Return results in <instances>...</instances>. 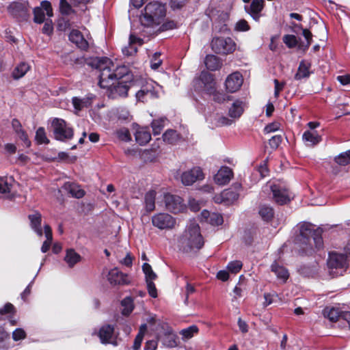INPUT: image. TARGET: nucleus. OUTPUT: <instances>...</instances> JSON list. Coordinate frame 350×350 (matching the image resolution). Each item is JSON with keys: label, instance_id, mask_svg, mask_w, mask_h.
I'll list each match as a JSON object with an SVG mask.
<instances>
[{"label": "nucleus", "instance_id": "nucleus-1", "mask_svg": "<svg viewBox=\"0 0 350 350\" xmlns=\"http://www.w3.org/2000/svg\"><path fill=\"white\" fill-rule=\"evenodd\" d=\"M97 68L100 71L98 84L101 88L107 90L109 98L115 99L126 97L131 84V76L125 66H116L107 57L97 61Z\"/></svg>", "mask_w": 350, "mask_h": 350}, {"label": "nucleus", "instance_id": "nucleus-2", "mask_svg": "<svg viewBox=\"0 0 350 350\" xmlns=\"http://www.w3.org/2000/svg\"><path fill=\"white\" fill-rule=\"evenodd\" d=\"M204 245L200 228L195 221H190L183 232L177 239V247L183 254L193 256Z\"/></svg>", "mask_w": 350, "mask_h": 350}, {"label": "nucleus", "instance_id": "nucleus-3", "mask_svg": "<svg viewBox=\"0 0 350 350\" xmlns=\"http://www.w3.org/2000/svg\"><path fill=\"white\" fill-rule=\"evenodd\" d=\"M322 232L321 228H315L310 223L304 222L299 225V233L297 239L300 243L301 255H312L315 249L319 250L323 247Z\"/></svg>", "mask_w": 350, "mask_h": 350}, {"label": "nucleus", "instance_id": "nucleus-4", "mask_svg": "<svg viewBox=\"0 0 350 350\" xmlns=\"http://www.w3.org/2000/svg\"><path fill=\"white\" fill-rule=\"evenodd\" d=\"M194 87L199 92L212 95L213 100L217 103H222L226 100L225 95L216 90L213 75L207 72H201L199 78L194 81Z\"/></svg>", "mask_w": 350, "mask_h": 350}, {"label": "nucleus", "instance_id": "nucleus-5", "mask_svg": "<svg viewBox=\"0 0 350 350\" xmlns=\"http://www.w3.org/2000/svg\"><path fill=\"white\" fill-rule=\"evenodd\" d=\"M165 16V5L158 1H152L146 5L140 21L144 26L154 27L159 25Z\"/></svg>", "mask_w": 350, "mask_h": 350}, {"label": "nucleus", "instance_id": "nucleus-6", "mask_svg": "<svg viewBox=\"0 0 350 350\" xmlns=\"http://www.w3.org/2000/svg\"><path fill=\"white\" fill-rule=\"evenodd\" d=\"M211 46L215 53L228 55L236 50L237 44L231 38L215 37L213 38Z\"/></svg>", "mask_w": 350, "mask_h": 350}, {"label": "nucleus", "instance_id": "nucleus-7", "mask_svg": "<svg viewBox=\"0 0 350 350\" xmlns=\"http://www.w3.org/2000/svg\"><path fill=\"white\" fill-rule=\"evenodd\" d=\"M51 126L55 138L57 140L65 141L72 138L73 129L63 119H53Z\"/></svg>", "mask_w": 350, "mask_h": 350}, {"label": "nucleus", "instance_id": "nucleus-8", "mask_svg": "<svg viewBox=\"0 0 350 350\" xmlns=\"http://www.w3.org/2000/svg\"><path fill=\"white\" fill-rule=\"evenodd\" d=\"M151 222L154 227L161 230H170L176 227V219L167 213L154 214L151 218Z\"/></svg>", "mask_w": 350, "mask_h": 350}, {"label": "nucleus", "instance_id": "nucleus-9", "mask_svg": "<svg viewBox=\"0 0 350 350\" xmlns=\"http://www.w3.org/2000/svg\"><path fill=\"white\" fill-rule=\"evenodd\" d=\"M163 201L166 209L174 214L184 212L187 209L184 200L179 196L165 193Z\"/></svg>", "mask_w": 350, "mask_h": 350}, {"label": "nucleus", "instance_id": "nucleus-10", "mask_svg": "<svg viewBox=\"0 0 350 350\" xmlns=\"http://www.w3.org/2000/svg\"><path fill=\"white\" fill-rule=\"evenodd\" d=\"M273 201L280 205L285 204L291 201L288 189L280 184H273L271 186Z\"/></svg>", "mask_w": 350, "mask_h": 350}, {"label": "nucleus", "instance_id": "nucleus-11", "mask_svg": "<svg viewBox=\"0 0 350 350\" xmlns=\"http://www.w3.org/2000/svg\"><path fill=\"white\" fill-rule=\"evenodd\" d=\"M29 8L27 1L13 2L8 7V12L14 18L25 20L28 16Z\"/></svg>", "mask_w": 350, "mask_h": 350}, {"label": "nucleus", "instance_id": "nucleus-12", "mask_svg": "<svg viewBox=\"0 0 350 350\" xmlns=\"http://www.w3.org/2000/svg\"><path fill=\"white\" fill-rule=\"evenodd\" d=\"M204 178V174L199 167H195L192 169L184 172L181 175V181L184 185L189 186L198 180Z\"/></svg>", "mask_w": 350, "mask_h": 350}, {"label": "nucleus", "instance_id": "nucleus-13", "mask_svg": "<svg viewBox=\"0 0 350 350\" xmlns=\"http://www.w3.org/2000/svg\"><path fill=\"white\" fill-rule=\"evenodd\" d=\"M107 280L112 285H127L131 283L129 275L122 273L118 268H113L109 271Z\"/></svg>", "mask_w": 350, "mask_h": 350}, {"label": "nucleus", "instance_id": "nucleus-14", "mask_svg": "<svg viewBox=\"0 0 350 350\" xmlns=\"http://www.w3.org/2000/svg\"><path fill=\"white\" fill-rule=\"evenodd\" d=\"M44 10L48 16L51 17L53 16V9L51 4L48 1H42L41 2V7H36L33 9V21L36 23H42L44 21L45 14Z\"/></svg>", "mask_w": 350, "mask_h": 350}, {"label": "nucleus", "instance_id": "nucleus-15", "mask_svg": "<svg viewBox=\"0 0 350 350\" xmlns=\"http://www.w3.org/2000/svg\"><path fill=\"white\" fill-rule=\"evenodd\" d=\"M136 98L138 101L147 102L150 99L157 97V92L155 91L153 83H146L141 89L136 92Z\"/></svg>", "mask_w": 350, "mask_h": 350}, {"label": "nucleus", "instance_id": "nucleus-16", "mask_svg": "<svg viewBox=\"0 0 350 350\" xmlns=\"http://www.w3.org/2000/svg\"><path fill=\"white\" fill-rule=\"evenodd\" d=\"M243 81V77L239 72H233L226 80V88L230 93L235 92L239 90Z\"/></svg>", "mask_w": 350, "mask_h": 350}, {"label": "nucleus", "instance_id": "nucleus-17", "mask_svg": "<svg viewBox=\"0 0 350 350\" xmlns=\"http://www.w3.org/2000/svg\"><path fill=\"white\" fill-rule=\"evenodd\" d=\"M233 177L232 169L228 166H222L214 176L215 182L219 185L228 184Z\"/></svg>", "mask_w": 350, "mask_h": 350}, {"label": "nucleus", "instance_id": "nucleus-18", "mask_svg": "<svg viewBox=\"0 0 350 350\" xmlns=\"http://www.w3.org/2000/svg\"><path fill=\"white\" fill-rule=\"evenodd\" d=\"M264 0H253L250 6H245V10L254 21H259L261 16L260 12L264 8Z\"/></svg>", "mask_w": 350, "mask_h": 350}, {"label": "nucleus", "instance_id": "nucleus-19", "mask_svg": "<svg viewBox=\"0 0 350 350\" xmlns=\"http://www.w3.org/2000/svg\"><path fill=\"white\" fill-rule=\"evenodd\" d=\"M329 274L332 277L343 275L345 273H350L349 264H326V268Z\"/></svg>", "mask_w": 350, "mask_h": 350}, {"label": "nucleus", "instance_id": "nucleus-20", "mask_svg": "<svg viewBox=\"0 0 350 350\" xmlns=\"http://www.w3.org/2000/svg\"><path fill=\"white\" fill-rule=\"evenodd\" d=\"M91 1L92 0H60L59 11L62 14L68 15L73 12L72 6H77L80 4L85 5Z\"/></svg>", "mask_w": 350, "mask_h": 350}, {"label": "nucleus", "instance_id": "nucleus-21", "mask_svg": "<svg viewBox=\"0 0 350 350\" xmlns=\"http://www.w3.org/2000/svg\"><path fill=\"white\" fill-rule=\"evenodd\" d=\"M200 219L201 221L208 223L213 226L221 225L224 221L223 217L220 214L211 213L206 210H204L201 213Z\"/></svg>", "mask_w": 350, "mask_h": 350}, {"label": "nucleus", "instance_id": "nucleus-22", "mask_svg": "<svg viewBox=\"0 0 350 350\" xmlns=\"http://www.w3.org/2000/svg\"><path fill=\"white\" fill-rule=\"evenodd\" d=\"M69 40L81 50H87L89 47L88 42L84 38L81 32L77 29H73L69 34Z\"/></svg>", "mask_w": 350, "mask_h": 350}, {"label": "nucleus", "instance_id": "nucleus-23", "mask_svg": "<svg viewBox=\"0 0 350 350\" xmlns=\"http://www.w3.org/2000/svg\"><path fill=\"white\" fill-rule=\"evenodd\" d=\"M28 218L30 221V226L31 229L36 233V234L41 237L43 235V230L41 227L42 215L40 213L36 211L32 214L29 215Z\"/></svg>", "mask_w": 350, "mask_h": 350}, {"label": "nucleus", "instance_id": "nucleus-24", "mask_svg": "<svg viewBox=\"0 0 350 350\" xmlns=\"http://www.w3.org/2000/svg\"><path fill=\"white\" fill-rule=\"evenodd\" d=\"M115 327L113 325L105 324L103 325L99 329L98 337L101 343H109L114 333Z\"/></svg>", "mask_w": 350, "mask_h": 350}, {"label": "nucleus", "instance_id": "nucleus-25", "mask_svg": "<svg viewBox=\"0 0 350 350\" xmlns=\"http://www.w3.org/2000/svg\"><path fill=\"white\" fill-rule=\"evenodd\" d=\"M303 141L308 146L317 145L322 140V137L317 131H306L302 136Z\"/></svg>", "mask_w": 350, "mask_h": 350}, {"label": "nucleus", "instance_id": "nucleus-26", "mask_svg": "<svg viewBox=\"0 0 350 350\" xmlns=\"http://www.w3.org/2000/svg\"><path fill=\"white\" fill-rule=\"evenodd\" d=\"M63 189L66 191L72 197L76 198H81L85 195L84 191L76 183H66Z\"/></svg>", "mask_w": 350, "mask_h": 350}, {"label": "nucleus", "instance_id": "nucleus-27", "mask_svg": "<svg viewBox=\"0 0 350 350\" xmlns=\"http://www.w3.org/2000/svg\"><path fill=\"white\" fill-rule=\"evenodd\" d=\"M245 103L240 100H235L229 108L228 115L232 118H239L244 111Z\"/></svg>", "mask_w": 350, "mask_h": 350}, {"label": "nucleus", "instance_id": "nucleus-28", "mask_svg": "<svg viewBox=\"0 0 350 350\" xmlns=\"http://www.w3.org/2000/svg\"><path fill=\"white\" fill-rule=\"evenodd\" d=\"M135 136L136 142L141 146L146 144L151 139V135L147 128L137 129Z\"/></svg>", "mask_w": 350, "mask_h": 350}, {"label": "nucleus", "instance_id": "nucleus-29", "mask_svg": "<svg viewBox=\"0 0 350 350\" xmlns=\"http://www.w3.org/2000/svg\"><path fill=\"white\" fill-rule=\"evenodd\" d=\"M271 271L274 272L277 278L283 282H286L289 277V273L287 269L280 264H272Z\"/></svg>", "mask_w": 350, "mask_h": 350}, {"label": "nucleus", "instance_id": "nucleus-30", "mask_svg": "<svg viewBox=\"0 0 350 350\" xmlns=\"http://www.w3.org/2000/svg\"><path fill=\"white\" fill-rule=\"evenodd\" d=\"M310 68V64L305 61H301L299 65L297 72L295 75L296 80H301L305 78H308L310 76L309 69Z\"/></svg>", "mask_w": 350, "mask_h": 350}, {"label": "nucleus", "instance_id": "nucleus-31", "mask_svg": "<svg viewBox=\"0 0 350 350\" xmlns=\"http://www.w3.org/2000/svg\"><path fill=\"white\" fill-rule=\"evenodd\" d=\"M44 232L46 240L43 242V244L41 247V251L43 253H46L47 251H49L53 241L52 230L49 224H44Z\"/></svg>", "mask_w": 350, "mask_h": 350}, {"label": "nucleus", "instance_id": "nucleus-32", "mask_svg": "<svg viewBox=\"0 0 350 350\" xmlns=\"http://www.w3.org/2000/svg\"><path fill=\"white\" fill-rule=\"evenodd\" d=\"M204 64L206 67L211 70H217L221 66L219 58L214 55H206Z\"/></svg>", "mask_w": 350, "mask_h": 350}, {"label": "nucleus", "instance_id": "nucleus-33", "mask_svg": "<svg viewBox=\"0 0 350 350\" xmlns=\"http://www.w3.org/2000/svg\"><path fill=\"white\" fill-rule=\"evenodd\" d=\"M347 250H349L348 253L346 254H338L335 252H331L329 253V259L327 262H344L349 260V257L350 258V245L348 246Z\"/></svg>", "mask_w": 350, "mask_h": 350}, {"label": "nucleus", "instance_id": "nucleus-34", "mask_svg": "<svg viewBox=\"0 0 350 350\" xmlns=\"http://www.w3.org/2000/svg\"><path fill=\"white\" fill-rule=\"evenodd\" d=\"M120 304L122 307V315L126 317L129 316L134 309L133 298L130 296H127L121 301Z\"/></svg>", "mask_w": 350, "mask_h": 350}, {"label": "nucleus", "instance_id": "nucleus-35", "mask_svg": "<svg viewBox=\"0 0 350 350\" xmlns=\"http://www.w3.org/2000/svg\"><path fill=\"white\" fill-rule=\"evenodd\" d=\"M344 312L339 311L338 309L332 308L330 309L326 308L324 310L323 314L325 317H327L332 322H336L342 319V314Z\"/></svg>", "mask_w": 350, "mask_h": 350}, {"label": "nucleus", "instance_id": "nucleus-36", "mask_svg": "<svg viewBox=\"0 0 350 350\" xmlns=\"http://www.w3.org/2000/svg\"><path fill=\"white\" fill-rule=\"evenodd\" d=\"M156 191L150 190L145 195V208L148 212L152 211L155 208Z\"/></svg>", "mask_w": 350, "mask_h": 350}, {"label": "nucleus", "instance_id": "nucleus-37", "mask_svg": "<svg viewBox=\"0 0 350 350\" xmlns=\"http://www.w3.org/2000/svg\"><path fill=\"white\" fill-rule=\"evenodd\" d=\"M137 42H139V44H142L141 39L138 38L133 34H131L129 37V46L124 47L122 49V53L126 55H132L133 53H135L137 49L135 46H133V44Z\"/></svg>", "mask_w": 350, "mask_h": 350}, {"label": "nucleus", "instance_id": "nucleus-38", "mask_svg": "<svg viewBox=\"0 0 350 350\" xmlns=\"http://www.w3.org/2000/svg\"><path fill=\"white\" fill-rule=\"evenodd\" d=\"M165 343L169 348L176 347L179 344V338L176 334L172 330L165 333Z\"/></svg>", "mask_w": 350, "mask_h": 350}, {"label": "nucleus", "instance_id": "nucleus-39", "mask_svg": "<svg viewBox=\"0 0 350 350\" xmlns=\"http://www.w3.org/2000/svg\"><path fill=\"white\" fill-rule=\"evenodd\" d=\"M258 213L261 218L266 221L271 220L274 215L273 208L265 204L260 206Z\"/></svg>", "mask_w": 350, "mask_h": 350}, {"label": "nucleus", "instance_id": "nucleus-40", "mask_svg": "<svg viewBox=\"0 0 350 350\" xmlns=\"http://www.w3.org/2000/svg\"><path fill=\"white\" fill-rule=\"evenodd\" d=\"M163 139L167 144H174L178 142L180 136L175 130L170 129L163 133Z\"/></svg>", "mask_w": 350, "mask_h": 350}, {"label": "nucleus", "instance_id": "nucleus-41", "mask_svg": "<svg viewBox=\"0 0 350 350\" xmlns=\"http://www.w3.org/2000/svg\"><path fill=\"white\" fill-rule=\"evenodd\" d=\"M30 66L25 63L22 62L19 64L14 70L12 76L15 79H18L23 77L27 72L29 70Z\"/></svg>", "mask_w": 350, "mask_h": 350}, {"label": "nucleus", "instance_id": "nucleus-42", "mask_svg": "<svg viewBox=\"0 0 350 350\" xmlns=\"http://www.w3.org/2000/svg\"><path fill=\"white\" fill-rule=\"evenodd\" d=\"M239 193L237 190L234 191L232 189H225L221 193V197L223 200L229 202H232L239 198Z\"/></svg>", "mask_w": 350, "mask_h": 350}, {"label": "nucleus", "instance_id": "nucleus-43", "mask_svg": "<svg viewBox=\"0 0 350 350\" xmlns=\"http://www.w3.org/2000/svg\"><path fill=\"white\" fill-rule=\"evenodd\" d=\"M166 121L167 119L165 118H161L158 120H154L152 122V128L154 135H159L161 133Z\"/></svg>", "mask_w": 350, "mask_h": 350}, {"label": "nucleus", "instance_id": "nucleus-44", "mask_svg": "<svg viewBox=\"0 0 350 350\" xmlns=\"http://www.w3.org/2000/svg\"><path fill=\"white\" fill-rule=\"evenodd\" d=\"M199 329L197 325H193L186 329H183L180 332V334L183 336V339H190L195 334H198Z\"/></svg>", "mask_w": 350, "mask_h": 350}, {"label": "nucleus", "instance_id": "nucleus-45", "mask_svg": "<svg viewBox=\"0 0 350 350\" xmlns=\"http://www.w3.org/2000/svg\"><path fill=\"white\" fill-rule=\"evenodd\" d=\"M64 260L66 262H79L81 260V257L75 250L68 249L66 250Z\"/></svg>", "mask_w": 350, "mask_h": 350}, {"label": "nucleus", "instance_id": "nucleus-46", "mask_svg": "<svg viewBox=\"0 0 350 350\" xmlns=\"http://www.w3.org/2000/svg\"><path fill=\"white\" fill-rule=\"evenodd\" d=\"M142 269L145 274L146 282L154 281L157 278V276L153 271L150 264H143Z\"/></svg>", "mask_w": 350, "mask_h": 350}, {"label": "nucleus", "instance_id": "nucleus-47", "mask_svg": "<svg viewBox=\"0 0 350 350\" xmlns=\"http://www.w3.org/2000/svg\"><path fill=\"white\" fill-rule=\"evenodd\" d=\"M335 161L340 165H347L350 163V150L340 154L334 159Z\"/></svg>", "mask_w": 350, "mask_h": 350}, {"label": "nucleus", "instance_id": "nucleus-48", "mask_svg": "<svg viewBox=\"0 0 350 350\" xmlns=\"http://www.w3.org/2000/svg\"><path fill=\"white\" fill-rule=\"evenodd\" d=\"M298 271L304 277H312L314 274V269L310 264H303L298 269Z\"/></svg>", "mask_w": 350, "mask_h": 350}, {"label": "nucleus", "instance_id": "nucleus-49", "mask_svg": "<svg viewBox=\"0 0 350 350\" xmlns=\"http://www.w3.org/2000/svg\"><path fill=\"white\" fill-rule=\"evenodd\" d=\"M90 101L87 98H79L77 97L72 98V105L77 111L81 110L83 107L90 105Z\"/></svg>", "mask_w": 350, "mask_h": 350}, {"label": "nucleus", "instance_id": "nucleus-50", "mask_svg": "<svg viewBox=\"0 0 350 350\" xmlns=\"http://www.w3.org/2000/svg\"><path fill=\"white\" fill-rule=\"evenodd\" d=\"M36 140L40 144H49V140L47 139L45 130L43 127H39L36 133Z\"/></svg>", "mask_w": 350, "mask_h": 350}, {"label": "nucleus", "instance_id": "nucleus-51", "mask_svg": "<svg viewBox=\"0 0 350 350\" xmlns=\"http://www.w3.org/2000/svg\"><path fill=\"white\" fill-rule=\"evenodd\" d=\"M16 312V308L11 303H6L4 306L0 308V315L5 314H15Z\"/></svg>", "mask_w": 350, "mask_h": 350}, {"label": "nucleus", "instance_id": "nucleus-52", "mask_svg": "<svg viewBox=\"0 0 350 350\" xmlns=\"http://www.w3.org/2000/svg\"><path fill=\"white\" fill-rule=\"evenodd\" d=\"M283 42L288 48H293L297 44V40L294 35H285L283 37Z\"/></svg>", "mask_w": 350, "mask_h": 350}, {"label": "nucleus", "instance_id": "nucleus-53", "mask_svg": "<svg viewBox=\"0 0 350 350\" xmlns=\"http://www.w3.org/2000/svg\"><path fill=\"white\" fill-rule=\"evenodd\" d=\"M117 137L124 142H129L131 139L129 131L126 128H122L116 131Z\"/></svg>", "mask_w": 350, "mask_h": 350}, {"label": "nucleus", "instance_id": "nucleus-54", "mask_svg": "<svg viewBox=\"0 0 350 350\" xmlns=\"http://www.w3.org/2000/svg\"><path fill=\"white\" fill-rule=\"evenodd\" d=\"M189 207L191 211L196 212L198 211L202 205V202L200 200H197L195 198H190L188 202Z\"/></svg>", "mask_w": 350, "mask_h": 350}, {"label": "nucleus", "instance_id": "nucleus-55", "mask_svg": "<svg viewBox=\"0 0 350 350\" xmlns=\"http://www.w3.org/2000/svg\"><path fill=\"white\" fill-rule=\"evenodd\" d=\"M147 285V290L149 295L152 298H156L158 296L157 289L153 281L146 282Z\"/></svg>", "mask_w": 350, "mask_h": 350}, {"label": "nucleus", "instance_id": "nucleus-56", "mask_svg": "<svg viewBox=\"0 0 350 350\" xmlns=\"http://www.w3.org/2000/svg\"><path fill=\"white\" fill-rule=\"evenodd\" d=\"M234 29L238 31H248L250 27L247 21L241 19L236 23Z\"/></svg>", "mask_w": 350, "mask_h": 350}, {"label": "nucleus", "instance_id": "nucleus-57", "mask_svg": "<svg viewBox=\"0 0 350 350\" xmlns=\"http://www.w3.org/2000/svg\"><path fill=\"white\" fill-rule=\"evenodd\" d=\"M160 53H155L152 57L150 67L153 70H157L162 64V60L159 58Z\"/></svg>", "mask_w": 350, "mask_h": 350}, {"label": "nucleus", "instance_id": "nucleus-58", "mask_svg": "<svg viewBox=\"0 0 350 350\" xmlns=\"http://www.w3.org/2000/svg\"><path fill=\"white\" fill-rule=\"evenodd\" d=\"M25 332L21 328L16 329L12 333V338L14 341H18L26 338Z\"/></svg>", "mask_w": 350, "mask_h": 350}, {"label": "nucleus", "instance_id": "nucleus-59", "mask_svg": "<svg viewBox=\"0 0 350 350\" xmlns=\"http://www.w3.org/2000/svg\"><path fill=\"white\" fill-rule=\"evenodd\" d=\"M16 135L27 147H30L31 141L29 139L27 133L23 129L18 132Z\"/></svg>", "mask_w": 350, "mask_h": 350}, {"label": "nucleus", "instance_id": "nucleus-60", "mask_svg": "<svg viewBox=\"0 0 350 350\" xmlns=\"http://www.w3.org/2000/svg\"><path fill=\"white\" fill-rule=\"evenodd\" d=\"M282 136L280 135L273 136L269 141L271 148L276 149L282 142Z\"/></svg>", "mask_w": 350, "mask_h": 350}, {"label": "nucleus", "instance_id": "nucleus-61", "mask_svg": "<svg viewBox=\"0 0 350 350\" xmlns=\"http://www.w3.org/2000/svg\"><path fill=\"white\" fill-rule=\"evenodd\" d=\"M11 185L3 178L0 179V193H8L10 192Z\"/></svg>", "mask_w": 350, "mask_h": 350}, {"label": "nucleus", "instance_id": "nucleus-62", "mask_svg": "<svg viewBox=\"0 0 350 350\" xmlns=\"http://www.w3.org/2000/svg\"><path fill=\"white\" fill-rule=\"evenodd\" d=\"M302 34L306 40V44L304 49H306L309 47L312 42V33L307 29H303Z\"/></svg>", "mask_w": 350, "mask_h": 350}, {"label": "nucleus", "instance_id": "nucleus-63", "mask_svg": "<svg viewBox=\"0 0 350 350\" xmlns=\"http://www.w3.org/2000/svg\"><path fill=\"white\" fill-rule=\"evenodd\" d=\"M144 336L141 334H137V336L135 338L133 349V350H139L141 347L142 342L144 339Z\"/></svg>", "mask_w": 350, "mask_h": 350}, {"label": "nucleus", "instance_id": "nucleus-64", "mask_svg": "<svg viewBox=\"0 0 350 350\" xmlns=\"http://www.w3.org/2000/svg\"><path fill=\"white\" fill-rule=\"evenodd\" d=\"M53 27L51 21H46L43 26L42 33L46 35H50L53 32Z\"/></svg>", "mask_w": 350, "mask_h": 350}]
</instances>
